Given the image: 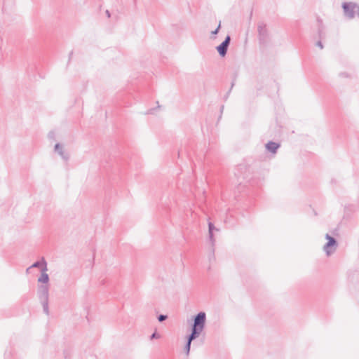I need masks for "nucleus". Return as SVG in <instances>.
Masks as SVG:
<instances>
[{
    "mask_svg": "<svg viewBox=\"0 0 359 359\" xmlns=\"http://www.w3.org/2000/svg\"><path fill=\"white\" fill-rule=\"evenodd\" d=\"M342 8L346 18L353 19L358 13L359 17V5L355 2H344L342 4Z\"/></svg>",
    "mask_w": 359,
    "mask_h": 359,
    "instance_id": "1",
    "label": "nucleus"
},
{
    "mask_svg": "<svg viewBox=\"0 0 359 359\" xmlns=\"http://www.w3.org/2000/svg\"><path fill=\"white\" fill-rule=\"evenodd\" d=\"M220 27H221V22H219V25H218L217 27L214 31H212V32H211V34H212V35H216V34L218 33V32H219V30Z\"/></svg>",
    "mask_w": 359,
    "mask_h": 359,
    "instance_id": "15",
    "label": "nucleus"
},
{
    "mask_svg": "<svg viewBox=\"0 0 359 359\" xmlns=\"http://www.w3.org/2000/svg\"><path fill=\"white\" fill-rule=\"evenodd\" d=\"M55 151L61 156V158L67 161L69 159V154L66 153L64 149L62 144L60 143H57L55 145Z\"/></svg>",
    "mask_w": 359,
    "mask_h": 359,
    "instance_id": "6",
    "label": "nucleus"
},
{
    "mask_svg": "<svg viewBox=\"0 0 359 359\" xmlns=\"http://www.w3.org/2000/svg\"><path fill=\"white\" fill-rule=\"evenodd\" d=\"M339 76L343 77V78H348V77H350V74H348L346 72H341L339 74Z\"/></svg>",
    "mask_w": 359,
    "mask_h": 359,
    "instance_id": "17",
    "label": "nucleus"
},
{
    "mask_svg": "<svg viewBox=\"0 0 359 359\" xmlns=\"http://www.w3.org/2000/svg\"><path fill=\"white\" fill-rule=\"evenodd\" d=\"M231 41L230 36H226L224 41L216 49L221 57H224L226 55L228 47Z\"/></svg>",
    "mask_w": 359,
    "mask_h": 359,
    "instance_id": "4",
    "label": "nucleus"
},
{
    "mask_svg": "<svg viewBox=\"0 0 359 359\" xmlns=\"http://www.w3.org/2000/svg\"><path fill=\"white\" fill-rule=\"evenodd\" d=\"M325 238L327 240V243L323 246V250L327 256H330L336 251L338 245L335 238L328 233L325 235Z\"/></svg>",
    "mask_w": 359,
    "mask_h": 359,
    "instance_id": "2",
    "label": "nucleus"
},
{
    "mask_svg": "<svg viewBox=\"0 0 359 359\" xmlns=\"http://www.w3.org/2000/svg\"><path fill=\"white\" fill-rule=\"evenodd\" d=\"M190 346H191V343H189V341H187V344H186V349H187V353L189 352V350H190Z\"/></svg>",
    "mask_w": 359,
    "mask_h": 359,
    "instance_id": "18",
    "label": "nucleus"
},
{
    "mask_svg": "<svg viewBox=\"0 0 359 359\" xmlns=\"http://www.w3.org/2000/svg\"><path fill=\"white\" fill-rule=\"evenodd\" d=\"M32 269L31 266L27 269L26 271L27 273H29V270Z\"/></svg>",
    "mask_w": 359,
    "mask_h": 359,
    "instance_id": "21",
    "label": "nucleus"
},
{
    "mask_svg": "<svg viewBox=\"0 0 359 359\" xmlns=\"http://www.w3.org/2000/svg\"><path fill=\"white\" fill-rule=\"evenodd\" d=\"M32 268H41V271H47V263L44 258L41 259V261H37L34 262L32 266Z\"/></svg>",
    "mask_w": 359,
    "mask_h": 359,
    "instance_id": "7",
    "label": "nucleus"
},
{
    "mask_svg": "<svg viewBox=\"0 0 359 359\" xmlns=\"http://www.w3.org/2000/svg\"><path fill=\"white\" fill-rule=\"evenodd\" d=\"M150 338L151 339H158L160 338V334L156 332H154L151 335Z\"/></svg>",
    "mask_w": 359,
    "mask_h": 359,
    "instance_id": "16",
    "label": "nucleus"
},
{
    "mask_svg": "<svg viewBox=\"0 0 359 359\" xmlns=\"http://www.w3.org/2000/svg\"><path fill=\"white\" fill-rule=\"evenodd\" d=\"M167 318H168V316H165V315H162V314H161V315H159V316H158V321H160V322H163V321H164L165 320H166V319H167Z\"/></svg>",
    "mask_w": 359,
    "mask_h": 359,
    "instance_id": "14",
    "label": "nucleus"
},
{
    "mask_svg": "<svg viewBox=\"0 0 359 359\" xmlns=\"http://www.w3.org/2000/svg\"><path fill=\"white\" fill-rule=\"evenodd\" d=\"M41 304H42V306H43V311L46 314L48 315L49 314V310H48V300H45V301H40Z\"/></svg>",
    "mask_w": 359,
    "mask_h": 359,
    "instance_id": "13",
    "label": "nucleus"
},
{
    "mask_svg": "<svg viewBox=\"0 0 359 359\" xmlns=\"http://www.w3.org/2000/svg\"><path fill=\"white\" fill-rule=\"evenodd\" d=\"M259 35L260 37L264 38L267 34L266 25L264 22H259L257 26Z\"/></svg>",
    "mask_w": 359,
    "mask_h": 359,
    "instance_id": "10",
    "label": "nucleus"
},
{
    "mask_svg": "<svg viewBox=\"0 0 359 359\" xmlns=\"http://www.w3.org/2000/svg\"><path fill=\"white\" fill-rule=\"evenodd\" d=\"M201 332L192 328L191 333L189 336L188 341L189 343L199 336Z\"/></svg>",
    "mask_w": 359,
    "mask_h": 359,
    "instance_id": "12",
    "label": "nucleus"
},
{
    "mask_svg": "<svg viewBox=\"0 0 359 359\" xmlns=\"http://www.w3.org/2000/svg\"><path fill=\"white\" fill-rule=\"evenodd\" d=\"M38 297L40 301L48 300L49 287L48 285H41L39 286Z\"/></svg>",
    "mask_w": 359,
    "mask_h": 359,
    "instance_id": "5",
    "label": "nucleus"
},
{
    "mask_svg": "<svg viewBox=\"0 0 359 359\" xmlns=\"http://www.w3.org/2000/svg\"><path fill=\"white\" fill-rule=\"evenodd\" d=\"M317 46L320 48V49H323V46L322 44V43L320 41H318L317 43Z\"/></svg>",
    "mask_w": 359,
    "mask_h": 359,
    "instance_id": "19",
    "label": "nucleus"
},
{
    "mask_svg": "<svg viewBox=\"0 0 359 359\" xmlns=\"http://www.w3.org/2000/svg\"><path fill=\"white\" fill-rule=\"evenodd\" d=\"M280 147V144L276 143V142H269L266 144V149L273 153V154H275L276 153L277 151V149L279 148Z\"/></svg>",
    "mask_w": 359,
    "mask_h": 359,
    "instance_id": "9",
    "label": "nucleus"
},
{
    "mask_svg": "<svg viewBox=\"0 0 359 359\" xmlns=\"http://www.w3.org/2000/svg\"><path fill=\"white\" fill-rule=\"evenodd\" d=\"M106 14H107V17H108V18H109V17H110V13H109V11H106Z\"/></svg>",
    "mask_w": 359,
    "mask_h": 359,
    "instance_id": "20",
    "label": "nucleus"
},
{
    "mask_svg": "<svg viewBox=\"0 0 359 359\" xmlns=\"http://www.w3.org/2000/svg\"><path fill=\"white\" fill-rule=\"evenodd\" d=\"M205 318L206 315L204 312L198 313L194 318L192 328L202 332L205 327Z\"/></svg>",
    "mask_w": 359,
    "mask_h": 359,
    "instance_id": "3",
    "label": "nucleus"
},
{
    "mask_svg": "<svg viewBox=\"0 0 359 359\" xmlns=\"http://www.w3.org/2000/svg\"><path fill=\"white\" fill-rule=\"evenodd\" d=\"M39 283L47 284L49 281V277L46 271H41V275L38 278Z\"/></svg>",
    "mask_w": 359,
    "mask_h": 359,
    "instance_id": "11",
    "label": "nucleus"
},
{
    "mask_svg": "<svg viewBox=\"0 0 359 359\" xmlns=\"http://www.w3.org/2000/svg\"><path fill=\"white\" fill-rule=\"evenodd\" d=\"M213 231H219V229L215 228L212 222H208L209 239H210L212 246L215 245V240L213 236Z\"/></svg>",
    "mask_w": 359,
    "mask_h": 359,
    "instance_id": "8",
    "label": "nucleus"
}]
</instances>
